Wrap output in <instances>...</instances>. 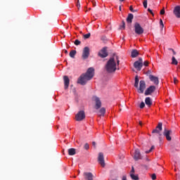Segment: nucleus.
Returning a JSON list of instances; mask_svg holds the SVG:
<instances>
[{
    "mask_svg": "<svg viewBox=\"0 0 180 180\" xmlns=\"http://www.w3.org/2000/svg\"><path fill=\"white\" fill-rule=\"evenodd\" d=\"M95 74V69L94 68H89L86 72L82 74L77 79V84L80 85H86V82L88 81H91L92 78H94V75Z\"/></svg>",
    "mask_w": 180,
    "mask_h": 180,
    "instance_id": "1",
    "label": "nucleus"
},
{
    "mask_svg": "<svg viewBox=\"0 0 180 180\" xmlns=\"http://www.w3.org/2000/svg\"><path fill=\"white\" fill-rule=\"evenodd\" d=\"M120 64V60H119V56L117 54H113V72L116 71H119L120 70V67L119 66Z\"/></svg>",
    "mask_w": 180,
    "mask_h": 180,
    "instance_id": "2",
    "label": "nucleus"
},
{
    "mask_svg": "<svg viewBox=\"0 0 180 180\" xmlns=\"http://www.w3.org/2000/svg\"><path fill=\"white\" fill-rule=\"evenodd\" d=\"M105 70L108 74L113 72V58H110L105 65Z\"/></svg>",
    "mask_w": 180,
    "mask_h": 180,
    "instance_id": "3",
    "label": "nucleus"
},
{
    "mask_svg": "<svg viewBox=\"0 0 180 180\" xmlns=\"http://www.w3.org/2000/svg\"><path fill=\"white\" fill-rule=\"evenodd\" d=\"M134 32L136 34H143L144 33V29L141 27V25L139 22L134 24Z\"/></svg>",
    "mask_w": 180,
    "mask_h": 180,
    "instance_id": "4",
    "label": "nucleus"
},
{
    "mask_svg": "<svg viewBox=\"0 0 180 180\" xmlns=\"http://www.w3.org/2000/svg\"><path fill=\"white\" fill-rule=\"evenodd\" d=\"M161 131H162V123L159 122L156 128L152 131V133L158 134L159 137H160L162 136Z\"/></svg>",
    "mask_w": 180,
    "mask_h": 180,
    "instance_id": "5",
    "label": "nucleus"
},
{
    "mask_svg": "<svg viewBox=\"0 0 180 180\" xmlns=\"http://www.w3.org/2000/svg\"><path fill=\"white\" fill-rule=\"evenodd\" d=\"M134 67L138 71H141V68H143V58H139V60H136L134 63Z\"/></svg>",
    "mask_w": 180,
    "mask_h": 180,
    "instance_id": "6",
    "label": "nucleus"
},
{
    "mask_svg": "<svg viewBox=\"0 0 180 180\" xmlns=\"http://www.w3.org/2000/svg\"><path fill=\"white\" fill-rule=\"evenodd\" d=\"M98 162L103 168H105V166L106 165L105 163V157L103 156V154L102 153H98Z\"/></svg>",
    "mask_w": 180,
    "mask_h": 180,
    "instance_id": "7",
    "label": "nucleus"
},
{
    "mask_svg": "<svg viewBox=\"0 0 180 180\" xmlns=\"http://www.w3.org/2000/svg\"><path fill=\"white\" fill-rule=\"evenodd\" d=\"M171 134H172V130L171 129H167V128H165L163 131V135L165 137H166V139L167 141H171L172 140V138L171 137Z\"/></svg>",
    "mask_w": 180,
    "mask_h": 180,
    "instance_id": "8",
    "label": "nucleus"
},
{
    "mask_svg": "<svg viewBox=\"0 0 180 180\" xmlns=\"http://www.w3.org/2000/svg\"><path fill=\"white\" fill-rule=\"evenodd\" d=\"M98 56L101 58H106L109 54L108 53V48L103 47L99 52H98Z\"/></svg>",
    "mask_w": 180,
    "mask_h": 180,
    "instance_id": "9",
    "label": "nucleus"
},
{
    "mask_svg": "<svg viewBox=\"0 0 180 180\" xmlns=\"http://www.w3.org/2000/svg\"><path fill=\"white\" fill-rule=\"evenodd\" d=\"M77 122H82L85 119V112L84 110H80L75 116Z\"/></svg>",
    "mask_w": 180,
    "mask_h": 180,
    "instance_id": "10",
    "label": "nucleus"
},
{
    "mask_svg": "<svg viewBox=\"0 0 180 180\" xmlns=\"http://www.w3.org/2000/svg\"><path fill=\"white\" fill-rule=\"evenodd\" d=\"M93 101H94L96 105V109H100L102 106V102L101 101V98H99L98 96H95L93 97Z\"/></svg>",
    "mask_w": 180,
    "mask_h": 180,
    "instance_id": "11",
    "label": "nucleus"
},
{
    "mask_svg": "<svg viewBox=\"0 0 180 180\" xmlns=\"http://www.w3.org/2000/svg\"><path fill=\"white\" fill-rule=\"evenodd\" d=\"M144 89H146V82L141 80L139 82V88H138L139 94H144Z\"/></svg>",
    "mask_w": 180,
    "mask_h": 180,
    "instance_id": "12",
    "label": "nucleus"
},
{
    "mask_svg": "<svg viewBox=\"0 0 180 180\" xmlns=\"http://www.w3.org/2000/svg\"><path fill=\"white\" fill-rule=\"evenodd\" d=\"M82 57L83 60H86L89 57V47L86 46L84 48Z\"/></svg>",
    "mask_w": 180,
    "mask_h": 180,
    "instance_id": "13",
    "label": "nucleus"
},
{
    "mask_svg": "<svg viewBox=\"0 0 180 180\" xmlns=\"http://www.w3.org/2000/svg\"><path fill=\"white\" fill-rule=\"evenodd\" d=\"M134 160L135 161H139V160H143V156H141V153H140V150L136 149L134 155Z\"/></svg>",
    "mask_w": 180,
    "mask_h": 180,
    "instance_id": "14",
    "label": "nucleus"
},
{
    "mask_svg": "<svg viewBox=\"0 0 180 180\" xmlns=\"http://www.w3.org/2000/svg\"><path fill=\"white\" fill-rule=\"evenodd\" d=\"M155 92V86H150L146 91H145V96H148V95H151Z\"/></svg>",
    "mask_w": 180,
    "mask_h": 180,
    "instance_id": "15",
    "label": "nucleus"
},
{
    "mask_svg": "<svg viewBox=\"0 0 180 180\" xmlns=\"http://www.w3.org/2000/svg\"><path fill=\"white\" fill-rule=\"evenodd\" d=\"M149 79L150 81H151V82H153L155 85H158V84H160V80L158 79V77H155L153 75H150Z\"/></svg>",
    "mask_w": 180,
    "mask_h": 180,
    "instance_id": "16",
    "label": "nucleus"
},
{
    "mask_svg": "<svg viewBox=\"0 0 180 180\" xmlns=\"http://www.w3.org/2000/svg\"><path fill=\"white\" fill-rule=\"evenodd\" d=\"M174 15L176 16V18H180V6H176L174 7V9L173 11Z\"/></svg>",
    "mask_w": 180,
    "mask_h": 180,
    "instance_id": "17",
    "label": "nucleus"
},
{
    "mask_svg": "<svg viewBox=\"0 0 180 180\" xmlns=\"http://www.w3.org/2000/svg\"><path fill=\"white\" fill-rule=\"evenodd\" d=\"M83 175L86 180H94V174L91 172H84Z\"/></svg>",
    "mask_w": 180,
    "mask_h": 180,
    "instance_id": "18",
    "label": "nucleus"
},
{
    "mask_svg": "<svg viewBox=\"0 0 180 180\" xmlns=\"http://www.w3.org/2000/svg\"><path fill=\"white\" fill-rule=\"evenodd\" d=\"M63 81H64L65 89H68V86H70V78H68V76H64Z\"/></svg>",
    "mask_w": 180,
    "mask_h": 180,
    "instance_id": "19",
    "label": "nucleus"
},
{
    "mask_svg": "<svg viewBox=\"0 0 180 180\" xmlns=\"http://www.w3.org/2000/svg\"><path fill=\"white\" fill-rule=\"evenodd\" d=\"M140 53H139V51L137 49H133L131 52V57L132 58H136L138 56H139Z\"/></svg>",
    "mask_w": 180,
    "mask_h": 180,
    "instance_id": "20",
    "label": "nucleus"
},
{
    "mask_svg": "<svg viewBox=\"0 0 180 180\" xmlns=\"http://www.w3.org/2000/svg\"><path fill=\"white\" fill-rule=\"evenodd\" d=\"M69 155H75L77 154V150L74 148H69L68 150Z\"/></svg>",
    "mask_w": 180,
    "mask_h": 180,
    "instance_id": "21",
    "label": "nucleus"
},
{
    "mask_svg": "<svg viewBox=\"0 0 180 180\" xmlns=\"http://www.w3.org/2000/svg\"><path fill=\"white\" fill-rule=\"evenodd\" d=\"M145 103L147 105V106H151L153 105V101H151V98L150 97H146L145 99Z\"/></svg>",
    "mask_w": 180,
    "mask_h": 180,
    "instance_id": "22",
    "label": "nucleus"
},
{
    "mask_svg": "<svg viewBox=\"0 0 180 180\" xmlns=\"http://www.w3.org/2000/svg\"><path fill=\"white\" fill-rule=\"evenodd\" d=\"M105 113H106V110L105 109V108H101L98 112V116H105Z\"/></svg>",
    "mask_w": 180,
    "mask_h": 180,
    "instance_id": "23",
    "label": "nucleus"
},
{
    "mask_svg": "<svg viewBox=\"0 0 180 180\" xmlns=\"http://www.w3.org/2000/svg\"><path fill=\"white\" fill-rule=\"evenodd\" d=\"M133 18H134V16L133 15V14L129 13L127 18V23H131V22L133 21Z\"/></svg>",
    "mask_w": 180,
    "mask_h": 180,
    "instance_id": "24",
    "label": "nucleus"
},
{
    "mask_svg": "<svg viewBox=\"0 0 180 180\" xmlns=\"http://www.w3.org/2000/svg\"><path fill=\"white\" fill-rule=\"evenodd\" d=\"M75 54H77V51L75 50H72L70 52V57H71V58H75Z\"/></svg>",
    "mask_w": 180,
    "mask_h": 180,
    "instance_id": "25",
    "label": "nucleus"
},
{
    "mask_svg": "<svg viewBox=\"0 0 180 180\" xmlns=\"http://www.w3.org/2000/svg\"><path fill=\"white\" fill-rule=\"evenodd\" d=\"M139 76L136 75V76L135 77V83H134V86H135V88H139Z\"/></svg>",
    "mask_w": 180,
    "mask_h": 180,
    "instance_id": "26",
    "label": "nucleus"
},
{
    "mask_svg": "<svg viewBox=\"0 0 180 180\" xmlns=\"http://www.w3.org/2000/svg\"><path fill=\"white\" fill-rule=\"evenodd\" d=\"M130 176H131V179H133V180H139V175H137V174L136 175L133 173H130Z\"/></svg>",
    "mask_w": 180,
    "mask_h": 180,
    "instance_id": "27",
    "label": "nucleus"
},
{
    "mask_svg": "<svg viewBox=\"0 0 180 180\" xmlns=\"http://www.w3.org/2000/svg\"><path fill=\"white\" fill-rule=\"evenodd\" d=\"M172 64L174 65H178V60H176V58H175L174 56H173L172 58Z\"/></svg>",
    "mask_w": 180,
    "mask_h": 180,
    "instance_id": "28",
    "label": "nucleus"
},
{
    "mask_svg": "<svg viewBox=\"0 0 180 180\" xmlns=\"http://www.w3.org/2000/svg\"><path fill=\"white\" fill-rule=\"evenodd\" d=\"M126 27V24L124 23V21H122V25L120 27V29H123L124 30Z\"/></svg>",
    "mask_w": 180,
    "mask_h": 180,
    "instance_id": "29",
    "label": "nucleus"
},
{
    "mask_svg": "<svg viewBox=\"0 0 180 180\" xmlns=\"http://www.w3.org/2000/svg\"><path fill=\"white\" fill-rule=\"evenodd\" d=\"M91 37V33H88L84 35V39H89Z\"/></svg>",
    "mask_w": 180,
    "mask_h": 180,
    "instance_id": "30",
    "label": "nucleus"
},
{
    "mask_svg": "<svg viewBox=\"0 0 180 180\" xmlns=\"http://www.w3.org/2000/svg\"><path fill=\"white\" fill-rule=\"evenodd\" d=\"M75 46H79V44H81V41L78 39H76L75 41Z\"/></svg>",
    "mask_w": 180,
    "mask_h": 180,
    "instance_id": "31",
    "label": "nucleus"
},
{
    "mask_svg": "<svg viewBox=\"0 0 180 180\" xmlns=\"http://www.w3.org/2000/svg\"><path fill=\"white\" fill-rule=\"evenodd\" d=\"M143 8H145V9H147V0L143 1Z\"/></svg>",
    "mask_w": 180,
    "mask_h": 180,
    "instance_id": "32",
    "label": "nucleus"
},
{
    "mask_svg": "<svg viewBox=\"0 0 180 180\" xmlns=\"http://www.w3.org/2000/svg\"><path fill=\"white\" fill-rule=\"evenodd\" d=\"M145 106H146V104L144 103V102H141V104H140V108L141 109H143V108H145Z\"/></svg>",
    "mask_w": 180,
    "mask_h": 180,
    "instance_id": "33",
    "label": "nucleus"
},
{
    "mask_svg": "<svg viewBox=\"0 0 180 180\" xmlns=\"http://www.w3.org/2000/svg\"><path fill=\"white\" fill-rule=\"evenodd\" d=\"M154 150V146H151L150 149L149 150L146 151V154H148L149 153H151Z\"/></svg>",
    "mask_w": 180,
    "mask_h": 180,
    "instance_id": "34",
    "label": "nucleus"
},
{
    "mask_svg": "<svg viewBox=\"0 0 180 180\" xmlns=\"http://www.w3.org/2000/svg\"><path fill=\"white\" fill-rule=\"evenodd\" d=\"M151 179H152L153 180L157 179V175H156L155 174H151Z\"/></svg>",
    "mask_w": 180,
    "mask_h": 180,
    "instance_id": "35",
    "label": "nucleus"
},
{
    "mask_svg": "<svg viewBox=\"0 0 180 180\" xmlns=\"http://www.w3.org/2000/svg\"><path fill=\"white\" fill-rule=\"evenodd\" d=\"M84 149L85 150H89V144L85 143L84 144Z\"/></svg>",
    "mask_w": 180,
    "mask_h": 180,
    "instance_id": "36",
    "label": "nucleus"
},
{
    "mask_svg": "<svg viewBox=\"0 0 180 180\" xmlns=\"http://www.w3.org/2000/svg\"><path fill=\"white\" fill-rule=\"evenodd\" d=\"M77 6L78 9L81 8V4L79 3V0H77Z\"/></svg>",
    "mask_w": 180,
    "mask_h": 180,
    "instance_id": "37",
    "label": "nucleus"
},
{
    "mask_svg": "<svg viewBox=\"0 0 180 180\" xmlns=\"http://www.w3.org/2000/svg\"><path fill=\"white\" fill-rule=\"evenodd\" d=\"M160 26H162V29L164 28V22H162V19H160Z\"/></svg>",
    "mask_w": 180,
    "mask_h": 180,
    "instance_id": "38",
    "label": "nucleus"
},
{
    "mask_svg": "<svg viewBox=\"0 0 180 180\" xmlns=\"http://www.w3.org/2000/svg\"><path fill=\"white\" fill-rule=\"evenodd\" d=\"M165 13V8H163V9L160 11V15H164Z\"/></svg>",
    "mask_w": 180,
    "mask_h": 180,
    "instance_id": "39",
    "label": "nucleus"
},
{
    "mask_svg": "<svg viewBox=\"0 0 180 180\" xmlns=\"http://www.w3.org/2000/svg\"><path fill=\"white\" fill-rule=\"evenodd\" d=\"M143 65H145V67H148V61H145L144 63H143Z\"/></svg>",
    "mask_w": 180,
    "mask_h": 180,
    "instance_id": "40",
    "label": "nucleus"
},
{
    "mask_svg": "<svg viewBox=\"0 0 180 180\" xmlns=\"http://www.w3.org/2000/svg\"><path fill=\"white\" fill-rule=\"evenodd\" d=\"M92 146L94 147V148H96V141H93L92 142Z\"/></svg>",
    "mask_w": 180,
    "mask_h": 180,
    "instance_id": "41",
    "label": "nucleus"
},
{
    "mask_svg": "<svg viewBox=\"0 0 180 180\" xmlns=\"http://www.w3.org/2000/svg\"><path fill=\"white\" fill-rule=\"evenodd\" d=\"M129 11H131V12H134V9H133V6H130Z\"/></svg>",
    "mask_w": 180,
    "mask_h": 180,
    "instance_id": "42",
    "label": "nucleus"
},
{
    "mask_svg": "<svg viewBox=\"0 0 180 180\" xmlns=\"http://www.w3.org/2000/svg\"><path fill=\"white\" fill-rule=\"evenodd\" d=\"M130 174H134V167H131V170Z\"/></svg>",
    "mask_w": 180,
    "mask_h": 180,
    "instance_id": "43",
    "label": "nucleus"
},
{
    "mask_svg": "<svg viewBox=\"0 0 180 180\" xmlns=\"http://www.w3.org/2000/svg\"><path fill=\"white\" fill-rule=\"evenodd\" d=\"M148 12H150L151 13V15H154V13H153V10L148 8Z\"/></svg>",
    "mask_w": 180,
    "mask_h": 180,
    "instance_id": "44",
    "label": "nucleus"
},
{
    "mask_svg": "<svg viewBox=\"0 0 180 180\" xmlns=\"http://www.w3.org/2000/svg\"><path fill=\"white\" fill-rule=\"evenodd\" d=\"M174 84H176V82H178V79H176V77H174Z\"/></svg>",
    "mask_w": 180,
    "mask_h": 180,
    "instance_id": "45",
    "label": "nucleus"
},
{
    "mask_svg": "<svg viewBox=\"0 0 180 180\" xmlns=\"http://www.w3.org/2000/svg\"><path fill=\"white\" fill-rule=\"evenodd\" d=\"M169 50L172 51V53H173L174 56H175V54H176V52H175V51L174 49H169Z\"/></svg>",
    "mask_w": 180,
    "mask_h": 180,
    "instance_id": "46",
    "label": "nucleus"
},
{
    "mask_svg": "<svg viewBox=\"0 0 180 180\" xmlns=\"http://www.w3.org/2000/svg\"><path fill=\"white\" fill-rule=\"evenodd\" d=\"M122 180H127V177L126 176H123Z\"/></svg>",
    "mask_w": 180,
    "mask_h": 180,
    "instance_id": "47",
    "label": "nucleus"
},
{
    "mask_svg": "<svg viewBox=\"0 0 180 180\" xmlns=\"http://www.w3.org/2000/svg\"><path fill=\"white\" fill-rule=\"evenodd\" d=\"M92 4H93V6H96V2L93 1Z\"/></svg>",
    "mask_w": 180,
    "mask_h": 180,
    "instance_id": "48",
    "label": "nucleus"
},
{
    "mask_svg": "<svg viewBox=\"0 0 180 180\" xmlns=\"http://www.w3.org/2000/svg\"><path fill=\"white\" fill-rule=\"evenodd\" d=\"M64 53H65V54H68V51L65 50V51H64Z\"/></svg>",
    "mask_w": 180,
    "mask_h": 180,
    "instance_id": "49",
    "label": "nucleus"
},
{
    "mask_svg": "<svg viewBox=\"0 0 180 180\" xmlns=\"http://www.w3.org/2000/svg\"><path fill=\"white\" fill-rule=\"evenodd\" d=\"M151 73V70H148L146 74H150Z\"/></svg>",
    "mask_w": 180,
    "mask_h": 180,
    "instance_id": "50",
    "label": "nucleus"
},
{
    "mask_svg": "<svg viewBox=\"0 0 180 180\" xmlns=\"http://www.w3.org/2000/svg\"><path fill=\"white\" fill-rule=\"evenodd\" d=\"M139 124H140V126H143V122H139Z\"/></svg>",
    "mask_w": 180,
    "mask_h": 180,
    "instance_id": "51",
    "label": "nucleus"
},
{
    "mask_svg": "<svg viewBox=\"0 0 180 180\" xmlns=\"http://www.w3.org/2000/svg\"><path fill=\"white\" fill-rule=\"evenodd\" d=\"M119 10L122 11V6H119Z\"/></svg>",
    "mask_w": 180,
    "mask_h": 180,
    "instance_id": "52",
    "label": "nucleus"
},
{
    "mask_svg": "<svg viewBox=\"0 0 180 180\" xmlns=\"http://www.w3.org/2000/svg\"><path fill=\"white\" fill-rule=\"evenodd\" d=\"M146 161H150V159H148V158H146Z\"/></svg>",
    "mask_w": 180,
    "mask_h": 180,
    "instance_id": "53",
    "label": "nucleus"
},
{
    "mask_svg": "<svg viewBox=\"0 0 180 180\" xmlns=\"http://www.w3.org/2000/svg\"><path fill=\"white\" fill-rule=\"evenodd\" d=\"M109 180H113V179H112V177L110 179H109Z\"/></svg>",
    "mask_w": 180,
    "mask_h": 180,
    "instance_id": "54",
    "label": "nucleus"
},
{
    "mask_svg": "<svg viewBox=\"0 0 180 180\" xmlns=\"http://www.w3.org/2000/svg\"><path fill=\"white\" fill-rule=\"evenodd\" d=\"M120 2H123V1H124V0H120Z\"/></svg>",
    "mask_w": 180,
    "mask_h": 180,
    "instance_id": "55",
    "label": "nucleus"
},
{
    "mask_svg": "<svg viewBox=\"0 0 180 180\" xmlns=\"http://www.w3.org/2000/svg\"><path fill=\"white\" fill-rule=\"evenodd\" d=\"M134 12H137V10H134Z\"/></svg>",
    "mask_w": 180,
    "mask_h": 180,
    "instance_id": "56",
    "label": "nucleus"
}]
</instances>
